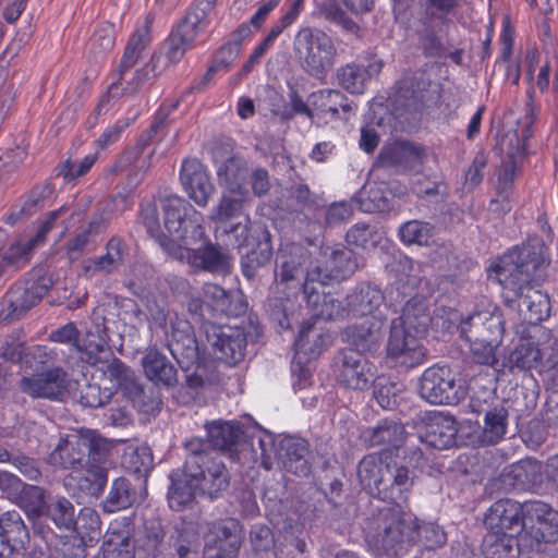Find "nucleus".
Here are the masks:
<instances>
[{"instance_id":"1","label":"nucleus","mask_w":558,"mask_h":558,"mask_svg":"<svg viewBox=\"0 0 558 558\" xmlns=\"http://www.w3.org/2000/svg\"><path fill=\"white\" fill-rule=\"evenodd\" d=\"M418 519L401 505L378 508L368 519L365 542L378 558H402L417 543Z\"/></svg>"},{"instance_id":"2","label":"nucleus","mask_w":558,"mask_h":558,"mask_svg":"<svg viewBox=\"0 0 558 558\" xmlns=\"http://www.w3.org/2000/svg\"><path fill=\"white\" fill-rule=\"evenodd\" d=\"M550 263L549 248L536 238L505 254L496 272L505 290L522 293L527 286H539L545 281Z\"/></svg>"},{"instance_id":"3","label":"nucleus","mask_w":558,"mask_h":558,"mask_svg":"<svg viewBox=\"0 0 558 558\" xmlns=\"http://www.w3.org/2000/svg\"><path fill=\"white\" fill-rule=\"evenodd\" d=\"M185 474L196 481L199 495L218 499L230 486V473L222 459L199 437L184 442Z\"/></svg>"},{"instance_id":"4","label":"nucleus","mask_w":558,"mask_h":558,"mask_svg":"<svg viewBox=\"0 0 558 558\" xmlns=\"http://www.w3.org/2000/svg\"><path fill=\"white\" fill-rule=\"evenodd\" d=\"M110 442L92 429L60 438L46 462L56 470L78 471L90 461H99Z\"/></svg>"},{"instance_id":"5","label":"nucleus","mask_w":558,"mask_h":558,"mask_svg":"<svg viewBox=\"0 0 558 558\" xmlns=\"http://www.w3.org/2000/svg\"><path fill=\"white\" fill-rule=\"evenodd\" d=\"M293 51L302 69L312 77L323 78L332 69L337 47L332 38L322 29L303 27L293 40Z\"/></svg>"},{"instance_id":"6","label":"nucleus","mask_w":558,"mask_h":558,"mask_svg":"<svg viewBox=\"0 0 558 558\" xmlns=\"http://www.w3.org/2000/svg\"><path fill=\"white\" fill-rule=\"evenodd\" d=\"M52 279L45 275L32 274L15 282L7 292L0 317L5 322L20 319L27 311L37 305L52 287Z\"/></svg>"},{"instance_id":"7","label":"nucleus","mask_w":558,"mask_h":558,"mask_svg":"<svg viewBox=\"0 0 558 558\" xmlns=\"http://www.w3.org/2000/svg\"><path fill=\"white\" fill-rule=\"evenodd\" d=\"M213 7L209 0H198L182 19L177 29L169 35L165 47L166 58L170 63L179 62L199 32L208 26V14Z\"/></svg>"},{"instance_id":"8","label":"nucleus","mask_w":558,"mask_h":558,"mask_svg":"<svg viewBox=\"0 0 558 558\" xmlns=\"http://www.w3.org/2000/svg\"><path fill=\"white\" fill-rule=\"evenodd\" d=\"M376 366L353 350H341L335 360V376L339 385L352 390H367L376 379Z\"/></svg>"},{"instance_id":"9","label":"nucleus","mask_w":558,"mask_h":558,"mask_svg":"<svg viewBox=\"0 0 558 558\" xmlns=\"http://www.w3.org/2000/svg\"><path fill=\"white\" fill-rule=\"evenodd\" d=\"M311 264V253L299 244H289L280 250L276 258L275 280L277 286L293 290L296 294L307 280Z\"/></svg>"},{"instance_id":"10","label":"nucleus","mask_w":558,"mask_h":558,"mask_svg":"<svg viewBox=\"0 0 558 558\" xmlns=\"http://www.w3.org/2000/svg\"><path fill=\"white\" fill-rule=\"evenodd\" d=\"M165 345L184 373L203 359V351L194 329L185 319L175 318L171 322L170 330L165 333Z\"/></svg>"},{"instance_id":"11","label":"nucleus","mask_w":558,"mask_h":558,"mask_svg":"<svg viewBox=\"0 0 558 558\" xmlns=\"http://www.w3.org/2000/svg\"><path fill=\"white\" fill-rule=\"evenodd\" d=\"M202 329L216 360L229 365H234L243 360L246 348L243 329L210 323L203 324Z\"/></svg>"},{"instance_id":"12","label":"nucleus","mask_w":558,"mask_h":558,"mask_svg":"<svg viewBox=\"0 0 558 558\" xmlns=\"http://www.w3.org/2000/svg\"><path fill=\"white\" fill-rule=\"evenodd\" d=\"M460 386L448 366H432L420 378L418 391L432 404H456L460 400Z\"/></svg>"},{"instance_id":"13","label":"nucleus","mask_w":558,"mask_h":558,"mask_svg":"<svg viewBox=\"0 0 558 558\" xmlns=\"http://www.w3.org/2000/svg\"><path fill=\"white\" fill-rule=\"evenodd\" d=\"M525 526L521 538L530 537L536 543L537 555L542 543H553L558 538V511L542 501L525 502Z\"/></svg>"},{"instance_id":"14","label":"nucleus","mask_w":558,"mask_h":558,"mask_svg":"<svg viewBox=\"0 0 558 558\" xmlns=\"http://www.w3.org/2000/svg\"><path fill=\"white\" fill-rule=\"evenodd\" d=\"M69 386L68 373L62 367L22 376L17 383L19 390L33 399L60 400Z\"/></svg>"},{"instance_id":"15","label":"nucleus","mask_w":558,"mask_h":558,"mask_svg":"<svg viewBox=\"0 0 558 558\" xmlns=\"http://www.w3.org/2000/svg\"><path fill=\"white\" fill-rule=\"evenodd\" d=\"M525 502L521 504L512 499H499L495 501L485 518L488 531L508 533L515 536L523 535L525 526Z\"/></svg>"},{"instance_id":"16","label":"nucleus","mask_w":558,"mask_h":558,"mask_svg":"<svg viewBox=\"0 0 558 558\" xmlns=\"http://www.w3.org/2000/svg\"><path fill=\"white\" fill-rule=\"evenodd\" d=\"M459 329L465 341H501L505 332L504 315L497 308L493 312H476L461 320Z\"/></svg>"},{"instance_id":"17","label":"nucleus","mask_w":558,"mask_h":558,"mask_svg":"<svg viewBox=\"0 0 558 558\" xmlns=\"http://www.w3.org/2000/svg\"><path fill=\"white\" fill-rule=\"evenodd\" d=\"M341 335L349 344L344 350H353L363 355L374 354L384 339V322L378 316H372L361 323L348 325Z\"/></svg>"},{"instance_id":"18","label":"nucleus","mask_w":558,"mask_h":558,"mask_svg":"<svg viewBox=\"0 0 558 558\" xmlns=\"http://www.w3.org/2000/svg\"><path fill=\"white\" fill-rule=\"evenodd\" d=\"M201 242L198 247L190 250L187 264L195 271H207L215 275L230 272L232 257L229 250L211 242L208 236Z\"/></svg>"},{"instance_id":"19","label":"nucleus","mask_w":558,"mask_h":558,"mask_svg":"<svg viewBox=\"0 0 558 558\" xmlns=\"http://www.w3.org/2000/svg\"><path fill=\"white\" fill-rule=\"evenodd\" d=\"M422 337L405 332L399 327H390L387 354L396 364L413 368L425 361L426 349L420 342Z\"/></svg>"},{"instance_id":"20","label":"nucleus","mask_w":558,"mask_h":558,"mask_svg":"<svg viewBox=\"0 0 558 558\" xmlns=\"http://www.w3.org/2000/svg\"><path fill=\"white\" fill-rule=\"evenodd\" d=\"M134 524L128 517L114 519L108 526L102 544V558H135Z\"/></svg>"},{"instance_id":"21","label":"nucleus","mask_w":558,"mask_h":558,"mask_svg":"<svg viewBox=\"0 0 558 558\" xmlns=\"http://www.w3.org/2000/svg\"><path fill=\"white\" fill-rule=\"evenodd\" d=\"M29 532L17 511H7L0 515V558L16 557L26 549Z\"/></svg>"},{"instance_id":"22","label":"nucleus","mask_w":558,"mask_h":558,"mask_svg":"<svg viewBox=\"0 0 558 558\" xmlns=\"http://www.w3.org/2000/svg\"><path fill=\"white\" fill-rule=\"evenodd\" d=\"M384 474L377 499L391 501L392 505L407 502L414 484V473L403 464L388 461Z\"/></svg>"},{"instance_id":"23","label":"nucleus","mask_w":558,"mask_h":558,"mask_svg":"<svg viewBox=\"0 0 558 558\" xmlns=\"http://www.w3.org/2000/svg\"><path fill=\"white\" fill-rule=\"evenodd\" d=\"M308 101L318 118L344 119L355 113L356 106L338 89H319L310 95Z\"/></svg>"},{"instance_id":"24","label":"nucleus","mask_w":558,"mask_h":558,"mask_svg":"<svg viewBox=\"0 0 558 558\" xmlns=\"http://www.w3.org/2000/svg\"><path fill=\"white\" fill-rule=\"evenodd\" d=\"M180 181L189 196L198 205L206 206L215 186L209 180L205 167L197 159L183 161Z\"/></svg>"},{"instance_id":"25","label":"nucleus","mask_w":558,"mask_h":558,"mask_svg":"<svg viewBox=\"0 0 558 558\" xmlns=\"http://www.w3.org/2000/svg\"><path fill=\"white\" fill-rule=\"evenodd\" d=\"M310 454V444L303 438L284 436L279 441L278 458L289 473L300 477L308 476L312 470Z\"/></svg>"},{"instance_id":"26","label":"nucleus","mask_w":558,"mask_h":558,"mask_svg":"<svg viewBox=\"0 0 558 558\" xmlns=\"http://www.w3.org/2000/svg\"><path fill=\"white\" fill-rule=\"evenodd\" d=\"M111 451V444L105 450L99 461H88L84 464L76 477H71L76 483V489L82 497L98 498L108 482V458Z\"/></svg>"},{"instance_id":"27","label":"nucleus","mask_w":558,"mask_h":558,"mask_svg":"<svg viewBox=\"0 0 558 558\" xmlns=\"http://www.w3.org/2000/svg\"><path fill=\"white\" fill-rule=\"evenodd\" d=\"M105 254L94 256L84 262L83 270L86 276L116 274L124 265L128 246L120 236H112L105 245Z\"/></svg>"},{"instance_id":"28","label":"nucleus","mask_w":558,"mask_h":558,"mask_svg":"<svg viewBox=\"0 0 558 558\" xmlns=\"http://www.w3.org/2000/svg\"><path fill=\"white\" fill-rule=\"evenodd\" d=\"M144 374L155 386L171 389L179 384V374L168 357L156 348L149 349L142 357Z\"/></svg>"},{"instance_id":"29","label":"nucleus","mask_w":558,"mask_h":558,"mask_svg":"<svg viewBox=\"0 0 558 558\" xmlns=\"http://www.w3.org/2000/svg\"><path fill=\"white\" fill-rule=\"evenodd\" d=\"M427 156L424 147L411 142H402L392 147L384 148L380 162L384 167L401 168L404 171H418Z\"/></svg>"},{"instance_id":"30","label":"nucleus","mask_w":558,"mask_h":558,"mask_svg":"<svg viewBox=\"0 0 558 558\" xmlns=\"http://www.w3.org/2000/svg\"><path fill=\"white\" fill-rule=\"evenodd\" d=\"M384 302V294L376 286L361 283L347 296L345 311L352 317L372 318Z\"/></svg>"},{"instance_id":"31","label":"nucleus","mask_w":558,"mask_h":558,"mask_svg":"<svg viewBox=\"0 0 558 558\" xmlns=\"http://www.w3.org/2000/svg\"><path fill=\"white\" fill-rule=\"evenodd\" d=\"M429 323L430 314L426 301L415 296L405 303L401 315L392 319L391 327H399L408 333L424 337Z\"/></svg>"},{"instance_id":"32","label":"nucleus","mask_w":558,"mask_h":558,"mask_svg":"<svg viewBox=\"0 0 558 558\" xmlns=\"http://www.w3.org/2000/svg\"><path fill=\"white\" fill-rule=\"evenodd\" d=\"M205 429L208 437L205 441L209 447L221 451L236 450L238 446L246 440L243 425L239 422L213 421L206 423Z\"/></svg>"},{"instance_id":"33","label":"nucleus","mask_w":558,"mask_h":558,"mask_svg":"<svg viewBox=\"0 0 558 558\" xmlns=\"http://www.w3.org/2000/svg\"><path fill=\"white\" fill-rule=\"evenodd\" d=\"M102 217H94L87 226L78 230L65 244L64 251L71 262L78 260L84 254L95 251L99 235L105 231Z\"/></svg>"},{"instance_id":"34","label":"nucleus","mask_w":558,"mask_h":558,"mask_svg":"<svg viewBox=\"0 0 558 558\" xmlns=\"http://www.w3.org/2000/svg\"><path fill=\"white\" fill-rule=\"evenodd\" d=\"M326 269L323 271V278L328 282L330 280H344L351 277L359 268L355 253L342 244L327 247Z\"/></svg>"},{"instance_id":"35","label":"nucleus","mask_w":558,"mask_h":558,"mask_svg":"<svg viewBox=\"0 0 558 558\" xmlns=\"http://www.w3.org/2000/svg\"><path fill=\"white\" fill-rule=\"evenodd\" d=\"M388 461L383 453L364 456L357 464L356 475L362 489L369 496L377 498L384 482V473Z\"/></svg>"},{"instance_id":"36","label":"nucleus","mask_w":558,"mask_h":558,"mask_svg":"<svg viewBox=\"0 0 558 558\" xmlns=\"http://www.w3.org/2000/svg\"><path fill=\"white\" fill-rule=\"evenodd\" d=\"M522 539L512 534L488 531L482 541V554L485 558H532L525 557Z\"/></svg>"},{"instance_id":"37","label":"nucleus","mask_w":558,"mask_h":558,"mask_svg":"<svg viewBox=\"0 0 558 558\" xmlns=\"http://www.w3.org/2000/svg\"><path fill=\"white\" fill-rule=\"evenodd\" d=\"M407 438L404 426L392 420H384L375 427H368L361 434L362 441L367 447L400 448Z\"/></svg>"},{"instance_id":"38","label":"nucleus","mask_w":558,"mask_h":558,"mask_svg":"<svg viewBox=\"0 0 558 558\" xmlns=\"http://www.w3.org/2000/svg\"><path fill=\"white\" fill-rule=\"evenodd\" d=\"M248 175L247 162L240 156L228 158L217 169L220 185L225 186L231 194L248 195L246 187Z\"/></svg>"},{"instance_id":"39","label":"nucleus","mask_w":558,"mask_h":558,"mask_svg":"<svg viewBox=\"0 0 558 558\" xmlns=\"http://www.w3.org/2000/svg\"><path fill=\"white\" fill-rule=\"evenodd\" d=\"M203 294L206 304L217 315L235 317L245 312V304L239 293L227 291L216 283H206Z\"/></svg>"},{"instance_id":"40","label":"nucleus","mask_w":558,"mask_h":558,"mask_svg":"<svg viewBox=\"0 0 558 558\" xmlns=\"http://www.w3.org/2000/svg\"><path fill=\"white\" fill-rule=\"evenodd\" d=\"M502 483L517 490L532 489L542 482L541 462L532 459L512 464L501 475Z\"/></svg>"},{"instance_id":"41","label":"nucleus","mask_w":558,"mask_h":558,"mask_svg":"<svg viewBox=\"0 0 558 558\" xmlns=\"http://www.w3.org/2000/svg\"><path fill=\"white\" fill-rule=\"evenodd\" d=\"M457 432L456 422L452 417L436 415L428 421L424 433L418 438L428 446L442 450L456 444Z\"/></svg>"},{"instance_id":"42","label":"nucleus","mask_w":558,"mask_h":558,"mask_svg":"<svg viewBox=\"0 0 558 558\" xmlns=\"http://www.w3.org/2000/svg\"><path fill=\"white\" fill-rule=\"evenodd\" d=\"M171 485L168 490V502L172 510L182 511L190 507L199 489L195 485L196 481L185 474V464L182 472H172L170 474Z\"/></svg>"},{"instance_id":"43","label":"nucleus","mask_w":558,"mask_h":558,"mask_svg":"<svg viewBox=\"0 0 558 558\" xmlns=\"http://www.w3.org/2000/svg\"><path fill=\"white\" fill-rule=\"evenodd\" d=\"M153 22L154 15L147 14L144 24L131 36L119 65V80H124L126 72L137 63L142 52L149 44Z\"/></svg>"},{"instance_id":"44","label":"nucleus","mask_w":558,"mask_h":558,"mask_svg":"<svg viewBox=\"0 0 558 558\" xmlns=\"http://www.w3.org/2000/svg\"><path fill=\"white\" fill-rule=\"evenodd\" d=\"M329 342V335L316 327L315 322L307 320L302 324L294 342L296 355L303 353L308 357H316L328 347Z\"/></svg>"},{"instance_id":"45","label":"nucleus","mask_w":558,"mask_h":558,"mask_svg":"<svg viewBox=\"0 0 558 558\" xmlns=\"http://www.w3.org/2000/svg\"><path fill=\"white\" fill-rule=\"evenodd\" d=\"M512 294L518 299L519 310L526 311L530 323L536 324L548 318L550 302L546 294L534 289L533 286H527L522 293L512 292Z\"/></svg>"},{"instance_id":"46","label":"nucleus","mask_w":558,"mask_h":558,"mask_svg":"<svg viewBox=\"0 0 558 558\" xmlns=\"http://www.w3.org/2000/svg\"><path fill=\"white\" fill-rule=\"evenodd\" d=\"M172 555L175 558H198L201 537L192 523H181L171 535Z\"/></svg>"},{"instance_id":"47","label":"nucleus","mask_w":558,"mask_h":558,"mask_svg":"<svg viewBox=\"0 0 558 558\" xmlns=\"http://www.w3.org/2000/svg\"><path fill=\"white\" fill-rule=\"evenodd\" d=\"M271 256L270 236L259 240L256 246L241 258V268L244 277L248 280L257 278L259 271L270 263Z\"/></svg>"},{"instance_id":"48","label":"nucleus","mask_w":558,"mask_h":558,"mask_svg":"<svg viewBox=\"0 0 558 558\" xmlns=\"http://www.w3.org/2000/svg\"><path fill=\"white\" fill-rule=\"evenodd\" d=\"M235 538V551H240L242 544V527L239 521L228 518L211 525L205 541L228 549L231 541Z\"/></svg>"},{"instance_id":"49","label":"nucleus","mask_w":558,"mask_h":558,"mask_svg":"<svg viewBox=\"0 0 558 558\" xmlns=\"http://www.w3.org/2000/svg\"><path fill=\"white\" fill-rule=\"evenodd\" d=\"M135 499L136 493L130 481L125 477H119L112 482L109 493L102 502V509L105 512L112 513L129 508Z\"/></svg>"},{"instance_id":"50","label":"nucleus","mask_w":558,"mask_h":558,"mask_svg":"<svg viewBox=\"0 0 558 558\" xmlns=\"http://www.w3.org/2000/svg\"><path fill=\"white\" fill-rule=\"evenodd\" d=\"M356 202L364 213H385L391 208V198L383 185L367 184L359 192Z\"/></svg>"},{"instance_id":"51","label":"nucleus","mask_w":558,"mask_h":558,"mask_svg":"<svg viewBox=\"0 0 558 558\" xmlns=\"http://www.w3.org/2000/svg\"><path fill=\"white\" fill-rule=\"evenodd\" d=\"M13 502L29 517L38 518L45 514L46 490L40 486L23 483Z\"/></svg>"},{"instance_id":"52","label":"nucleus","mask_w":558,"mask_h":558,"mask_svg":"<svg viewBox=\"0 0 558 558\" xmlns=\"http://www.w3.org/2000/svg\"><path fill=\"white\" fill-rule=\"evenodd\" d=\"M508 410L504 405H496L485 412L483 438L488 445H496L507 433Z\"/></svg>"},{"instance_id":"53","label":"nucleus","mask_w":558,"mask_h":558,"mask_svg":"<svg viewBox=\"0 0 558 558\" xmlns=\"http://www.w3.org/2000/svg\"><path fill=\"white\" fill-rule=\"evenodd\" d=\"M51 195L52 189L50 184L45 183L35 186L28 194L23 205L14 208V210L8 216L7 222L14 225L19 219L34 215L46 205Z\"/></svg>"},{"instance_id":"54","label":"nucleus","mask_w":558,"mask_h":558,"mask_svg":"<svg viewBox=\"0 0 558 558\" xmlns=\"http://www.w3.org/2000/svg\"><path fill=\"white\" fill-rule=\"evenodd\" d=\"M288 201L290 206L299 213L315 214L324 207L323 198L312 192L308 185L295 183L289 190Z\"/></svg>"},{"instance_id":"55","label":"nucleus","mask_w":558,"mask_h":558,"mask_svg":"<svg viewBox=\"0 0 558 558\" xmlns=\"http://www.w3.org/2000/svg\"><path fill=\"white\" fill-rule=\"evenodd\" d=\"M101 521L98 512L92 508L85 507L81 509L77 518H75V525L72 531H75L80 536L77 543L84 547L87 544L97 541L100 535Z\"/></svg>"},{"instance_id":"56","label":"nucleus","mask_w":558,"mask_h":558,"mask_svg":"<svg viewBox=\"0 0 558 558\" xmlns=\"http://www.w3.org/2000/svg\"><path fill=\"white\" fill-rule=\"evenodd\" d=\"M327 284L328 281L323 278V269L316 267L307 274V280L301 286L299 292H302L313 316L316 314L322 301H324L325 296L328 294L324 290Z\"/></svg>"},{"instance_id":"57","label":"nucleus","mask_w":558,"mask_h":558,"mask_svg":"<svg viewBox=\"0 0 558 558\" xmlns=\"http://www.w3.org/2000/svg\"><path fill=\"white\" fill-rule=\"evenodd\" d=\"M435 234V227L426 221L410 220L399 228L400 240L408 245H429Z\"/></svg>"},{"instance_id":"58","label":"nucleus","mask_w":558,"mask_h":558,"mask_svg":"<svg viewBox=\"0 0 558 558\" xmlns=\"http://www.w3.org/2000/svg\"><path fill=\"white\" fill-rule=\"evenodd\" d=\"M184 218L180 223L181 228L173 231L171 235H174L185 245L195 244L207 236L203 225V215L199 211L192 207Z\"/></svg>"},{"instance_id":"59","label":"nucleus","mask_w":558,"mask_h":558,"mask_svg":"<svg viewBox=\"0 0 558 558\" xmlns=\"http://www.w3.org/2000/svg\"><path fill=\"white\" fill-rule=\"evenodd\" d=\"M248 195H222L219 203L213 207L208 216L214 222L226 223L243 214Z\"/></svg>"},{"instance_id":"60","label":"nucleus","mask_w":558,"mask_h":558,"mask_svg":"<svg viewBox=\"0 0 558 558\" xmlns=\"http://www.w3.org/2000/svg\"><path fill=\"white\" fill-rule=\"evenodd\" d=\"M193 205L179 196H168L162 201L163 223L170 235L181 228V221L191 211Z\"/></svg>"},{"instance_id":"61","label":"nucleus","mask_w":558,"mask_h":558,"mask_svg":"<svg viewBox=\"0 0 558 558\" xmlns=\"http://www.w3.org/2000/svg\"><path fill=\"white\" fill-rule=\"evenodd\" d=\"M50 558H86L85 547L77 538L68 536H45Z\"/></svg>"},{"instance_id":"62","label":"nucleus","mask_w":558,"mask_h":558,"mask_svg":"<svg viewBox=\"0 0 558 558\" xmlns=\"http://www.w3.org/2000/svg\"><path fill=\"white\" fill-rule=\"evenodd\" d=\"M292 294H294L292 292ZM291 293L286 298L270 296L265 307L270 320L281 329H289L292 323L294 304L290 299Z\"/></svg>"},{"instance_id":"63","label":"nucleus","mask_w":558,"mask_h":558,"mask_svg":"<svg viewBox=\"0 0 558 558\" xmlns=\"http://www.w3.org/2000/svg\"><path fill=\"white\" fill-rule=\"evenodd\" d=\"M368 71L354 63L341 66L337 71L338 84L351 94H363Z\"/></svg>"},{"instance_id":"64","label":"nucleus","mask_w":558,"mask_h":558,"mask_svg":"<svg viewBox=\"0 0 558 558\" xmlns=\"http://www.w3.org/2000/svg\"><path fill=\"white\" fill-rule=\"evenodd\" d=\"M45 513L58 527L65 531H72L75 525L74 506L65 497H57L50 504H47Z\"/></svg>"}]
</instances>
